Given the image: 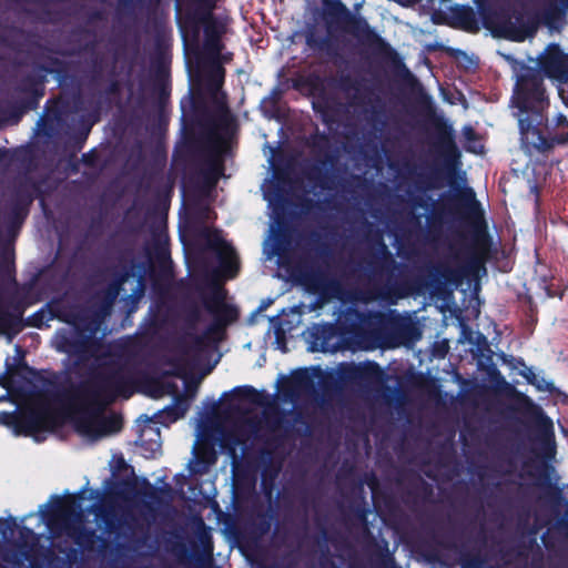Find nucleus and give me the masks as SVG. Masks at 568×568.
Instances as JSON below:
<instances>
[{"mask_svg":"<svg viewBox=\"0 0 568 568\" xmlns=\"http://www.w3.org/2000/svg\"><path fill=\"white\" fill-rule=\"evenodd\" d=\"M540 526L534 524V525H530L525 531L524 534H526L527 536L530 537V540H529V544L528 546L526 547L527 549H531L534 547L537 548L539 555L541 556V550H540V547L538 546L537 544V540H536V534L538 532Z\"/></svg>","mask_w":568,"mask_h":568,"instance_id":"473e14b6","label":"nucleus"},{"mask_svg":"<svg viewBox=\"0 0 568 568\" xmlns=\"http://www.w3.org/2000/svg\"><path fill=\"white\" fill-rule=\"evenodd\" d=\"M541 541L544 544V546L547 548V549H550L551 548V542L549 540V537H548V531L544 532L542 536H541Z\"/></svg>","mask_w":568,"mask_h":568,"instance_id":"37998d69","label":"nucleus"},{"mask_svg":"<svg viewBox=\"0 0 568 568\" xmlns=\"http://www.w3.org/2000/svg\"><path fill=\"white\" fill-rule=\"evenodd\" d=\"M111 462H119V463H122V462H125L124 458L122 456L118 457L116 455H113L112 457V460Z\"/></svg>","mask_w":568,"mask_h":568,"instance_id":"8fccbe9b","label":"nucleus"},{"mask_svg":"<svg viewBox=\"0 0 568 568\" xmlns=\"http://www.w3.org/2000/svg\"><path fill=\"white\" fill-rule=\"evenodd\" d=\"M508 465H509V466H517L518 464L509 463Z\"/></svg>","mask_w":568,"mask_h":568,"instance_id":"13d9d810","label":"nucleus"},{"mask_svg":"<svg viewBox=\"0 0 568 568\" xmlns=\"http://www.w3.org/2000/svg\"><path fill=\"white\" fill-rule=\"evenodd\" d=\"M530 526L529 524V515L526 514L525 517L519 516L518 518V528L523 530V532Z\"/></svg>","mask_w":568,"mask_h":568,"instance_id":"58836bf2","label":"nucleus"},{"mask_svg":"<svg viewBox=\"0 0 568 568\" xmlns=\"http://www.w3.org/2000/svg\"><path fill=\"white\" fill-rule=\"evenodd\" d=\"M357 384L376 385L383 382L384 372L373 362L359 363Z\"/></svg>","mask_w":568,"mask_h":568,"instance_id":"4be33fe9","label":"nucleus"},{"mask_svg":"<svg viewBox=\"0 0 568 568\" xmlns=\"http://www.w3.org/2000/svg\"><path fill=\"white\" fill-rule=\"evenodd\" d=\"M19 530L18 547L24 558H29V554L38 544V536L32 528L27 526L19 527L14 517L0 518V531L6 538L7 535H13L14 530Z\"/></svg>","mask_w":568,"mask_h":568,"instance_id":"f3484780","label":"nucleus"},{"mask_svg":"<svg viewBox=\"0 0 568 568\" xmlns=\"http://www.w3.org/2000/svg\"><path fill=\"white\" fill-rule=\"evenodd\" d=\"M71 555L75 556L77 555V550L75 549H71L70 554L68 556L71 557Z\"/></svg>","mask_w":568,"mask_h":568,"instance_id":"5fc2aeb1","label":"nucleus"},{"mask_svg":"<svg viewBox=\"0 0 568 568\" xmlns=\"http://www.w3.org/2000/svg\"><path fill=\"white\" fill-rule=\"evenodd\" d=\"M378 296L373 294V293H365L363 294L359 300L364 303H368V302H372L374 300H376Z\"/></svg>","mask_w":568,"mask_h":568,"instance_id":"a19ab883","label":"nucleus"},{"mask_svg":"<svg viewBox=\"0 0 568 568\" xmlns=\"http://www.w3.org/2000/svg\"><path fill=\"white\" fill-rule=\"evenodd\" d=\"M262 190L268 205L275 209L281 203L282 196L278 192L274 191V183L272 181L265 182L262 185Z\"/></svg>","mask_w":568,"mask_h":568,"instance_id":"c85d7f7f","label":"nucleus"},{"mask_svg":"<svg viewBox=\"0 0 568 568\" xmlns=\"http://www.w3.org/2000/svg\"><path fill=\"white\" fill-rule=\"evenodd\" d=\"M556 527L558 530L565 532L568 535V510H567V517H562L557 520Z\"/></svg>","mask_w":568,"mask_h":568,"instance_id":"4c0bfd02","label":"nucleus"},{"mask_svg":"<svg viewBox=\"0 0 568 568\" xmlns=\"http://www.w3.org/2000/svg\"><path fill=\"white\" fill-rule=\"evenodd\" d=\"M303 335L307 349L312 353H335L345 348L344 341L333 324H313Z\"/></svg>","mask_w":568,"mask_h":568,"instance_id":"ddd939ff","label":"nucleus"},{"mask_svg":"<svg viewBox=\"0 0 568 568\" xmlns=\"http://www.w3.org/2000/svg\"><path fill=\"white\" fill-rule=\"evenodd\" d=\"M434 540L438 546L443 547L444 549L453 550V549L457 548L456 542L453 540L452 536L448 534H446V535L436 534L434 536Z\"/></svg>","mask_w":568,"mask_h":568,"instance_id":"c756f323","label":"nucleus"},{"mask_svg":"<svg viewBox=\"0 0 568 568\" xmlns=\"http://www.w3.org/2000/svg\"><path fill=\"white\" fill-rule=\"evenodd\" d=\"M187 408L189 405L184 400L176 399L173 405L155 414L154 418L146 417L135 442L136 455L144 459L159 458L161 456V434L158 424L169 425L176 422L185 415Z\"/></svg>","mask_w":568,"mask_h":568,"instance_id":"1a4fd4ad","label":"nucleus"},{"mask_svg":"<svg viewBox=\"0 0 568 568\" xmlns=\"http://www.w3.org/2000/svg\"><path fill=\"white\" fill-rule=\"evenodd\" d=\"M8 398H9L8 394L1 395L0 403L7 400Z\"/></svg>","mask_w":568,"mask_h":568,"instance_id":"603ef678","label":"nucleus"},{"mask_svg":"<svg viewBox=\"0 0 568 568\" xmlns=\"http://www.w3.org/2000/svg\"><path fill=\"white\" fill-rule=\"evenodd\" d=\"M21 317L22 312L19 306H14L10 311L0 292V335L4 334L8 343L12 342L13 335L20 326Z\"/></svg>","mask_w":568,"mask_h":568,"instance_id":"a211bd4d","label":"nucleus"},{"mask_svg":"<svg viewBox=\"0 0 568 568\" xmlns=\"http://www.w3.org/2000/svg\"><path fill=\"white\" fill-rule=\"evenodd\" d=\"M521 375L540 392H551L554 389V385L535 373L532 367H526Z\"/></svg>","mask_w":568,"mask_h":568,"instance_id":"bb28decb","label":"nucleus"},{"mask_svg":"<svg viewBox=\"0 0 568 568\" xmlns=\"http://www.w3.org/2000/svg\"><path fill=\"white\" fill-rule=\"evenodd\" d=\"M92 511L100 520L105 532L116 538H125L136 544H142L149 532L150 525L156 516L152 503L141 497L129 500L118 516L114 505L110 500L95 503L91 506Z\"/></svg>","mask_w":568,"mask_h":568,"instance_id":"7ed1b4c3","label":"nucleus"},{"mask_svg":"<svg viewBox=\"0 0 568 568\" xmlns=\"http://www.w3.org/2000/svg\"><path fill=\"white\" fill-rule=\"evenodd\" d=\"M203 304L213 322L201 336L187 334L178 343L168 356L170 367L164 371L166 374L186 377L201 368L216 351L224 328L237 317V311L225 302V292L221 286H214Z\"/></svg>","mask_w":568,"mask_h":568,"instance_id":"f03ea898","label":"nucleus"},{"mask_svg":"<svg viewBox=\"0 0 568 568\" xmlns=\"http://www.w3.org/2000/svg\"><path fill=\"white\" fill-rule=\"evenodd\" d=\"M264 254L266 260H272L274 256L280 254L277 244L271 242V239H268L264 244Z\"/></svg>","mask_w":568,"mask_h":568,"instance_id":"72a5a7b5","label":"nucleus"},{"mask_svg":"<svg viewBox=\"0 0 568 568\" xmlns=\"http://www.w3.org/2000/svg\"><path fill=\"white\" fill-rule=\"evenodd\" d=\"M211 214H212L211 210L209 207H206L205 209L204 219L207 220V221L211 220Z\"/></svg>","mask_w":568,"mask_h":568,"instance_id":"09e8293b","label":"nucleus"},{"mask_svg":"<svg viewBox=\"0 0 568 568\" xmlns=\"http://www.w3.org/2000/svg\"><path fill=\"white\" fill-rule=\"evenodd\" d=\"M126 277H128V274L121 276L116 282H114L113 284L110 285L108 293H106L105 301L102 304V306L100 307L99 312L97 313L99 323L93 329H91L92 334H95L99 331L100 324L108 316H110L113 304H114L115 300L118 298L120 291H121V286L126 281Z\"/></svg>","mask_w":568,"mask_h":568,"instance_id":"aec40b11","label":"nucleus"},{"mask_svg":"<svg viewBox=\"0 0 568 568\" xmlns=\"http://www.w3.org/2000/svg\"><path fill=\"white\" fill-rule=\"evenodd\" d=\"M520 466H536L538 469L537 485L548 489L549 493L559 495L560 490L556 484L551 481V474L555 471L554 464H519Z\"/></svg>","mask_w":568,"mask_h":568,"instance_id":"5701e85b","label":"nucleus"},{"mask_svg":"<svg viewBox=\"0 0 568 568\" xmlns=\"http://www.w3.org/2000/svg\"><path fill=\"white\" fill-rule=\"evenodd\" d=\"M62 414L48 400H40L24 409L0 412V425L11 429L16 436H29L42 442L62 423Z\"/></svg>","mask_w":568,"mask_h":568,"instance_id":"39448f33","label":"nucleus"},{"mask_svg":"<svg viewBox=\"0 0 568 568\" xmlns=\"http://www.w3.org/2000/svg\"><path fill=\"white\" fill-rule=\"evenodd\" d=\"M547 2L552 12H562L568 10V0H547Z\"/></svg>","mask_w":568,"mask_h":568,"instance_id":"f704fd0d","label":"nucleus"},{"mask_svg":"<svg viewBox=\"0 0 568 568\" xmlns=\"http://www.w3.org/2000/svg\"><path fill=\"white\" fill-rule=\"evenodd\" d=\"M207 248L214 254L217 278H233L239 271V258L234 247L224 239L219 230L206 229L204 232Z\"/></svg>","mask_w":568,"mask_h":568,"instance_id":"9b49d317","label":"nucleus"},{"mask_svg":"<svg viewBox=\"0 0 568 568\" xmlns=\"http://www.w3.org/2000/svg\"><path fill=\"white\" fill-rule=\"evenodd\" d=\"M359 324L367 328L371 339L382 347L394 348L420 338L416 324L394 310L358 314Z\"/></svg>","mask_w":568,"mask_h":568,"instance_id":"423d86ee","label":"nucleus"},{"mask_svg":"<svg viewBox=\"0 0 568 568\" xmlns=\"http://www.w3.org/2000/svg\"><path fill=\"white\" fill-rule=\"evenodd\" d=\"M230 143V119L221 116L207 132V158L204 176L210 186H214L224 174V155Z\"/></svg>","mask_w":568,"mask_h":568,"instance_id":"9d476101","label":"nucleus"},{"mask_svg":"<svg viewBox=\"0 0 568 568\" xmlns=\"http://www.w3.org/2000/svg\"><path fill=\"white\" fill-rule=\"evenodd\" d=\"M343 466H349V468H353L354 466H356L357 464H346V463H343L342 464Z\"/></svg>","mask_w":568,"mask_h":568,"instance_id":"864d4df0","label":"nucleus"},{"mask_svg":"<svg viewBox=\"0 0 568 568\" xmlns=\"http://www.w3.org/2000/svg\"><path fill=\"white\" fill-rule=\"evenodd\" d=\"M357 518L366 525V510L365 509H361L357 511Z\"/></svg>","mask_w":568,"mask_h":568,"instance_id":"a18cd8bd","label":"nucleus"},{"mask_svg":"<svg viewBox=\"0 0 568 568\" xmlns=\"http://www.w3.org/2000/svg\"><path fill=\"white\" fill-rule=\"evenodd\" d=\"M477 205H478V203L476 202V200H475V199H473V200H471V206H477Z\"/></svg>","mask_w":568,"mask_h":568,"instance_id":"6e6d98bb","label":"nucleus"},{"mask_svg":"<svg viewBox=\"0 0 568 568\" xmlns=\"http://www.w3.org/2000/svg\"><path fill=\"white\" fill-rule=\"evenodd\" d=\"M212 418H201L196 425V439L189 462H216L219 455H225L229 462H243L244 443L233 436L222 434L215 438L210 432Z\"/></svg>","mask_w":568,"mask_h":568,"instance_id":"6e6552de","label":"nucleus"},{"mask_svg":"<svg viewBox=\"0 0 568 568\" xmlns=\"http://www.w3.org/2000/svg\"><path fill=\"white\" fill-rule=\"evenodd\" d=\"M109 466L112 471H116L121 469H126L129 466H131V464H109Z\"/></svg>","mask_w":568,"mask_h":568,"instance_id":"79ce46f5","label":"nucleus"},{"mask_svg":"<svg viewBox=\"0 0 568 568\" xmlns=\"http://www.w3.org/2000/svg\"><path fill=\"white\" fill-rule=\"evenodd\" d=\"M274 516L271 511H264L256 515L254 520V530L260 535L264 536L270 532L272 527V520Z\"/></svg>","mask_w":568,"mask_h":568,"instance_id":"cd10ccee","label":"nucleus"},{"mask_svg":"<svg viewBox=\"0 0 568 568\" xmlns=\"http://www.w3.org/2000/svg\"><path fill=\"white\" fill-rule=\"evenodd\" d=\"M497 29L505 38L514 41H524L535 31L534 24L521 13H514L507 19L499 20Z\"/></svg>","mask_w":568,"mask_h":568,"instance_id":"dca6fc26","label":"nucleus"},{"mask_svg":"<svg viewBox=\"0 0 568 568\" xmlns=\"http://www.w3.org/2000/svg\"><path fill=\"white\" fill-rule=\"evenodd\" d=\"M82 493L63 497L53 496L51 507L41 510L42 518L53 537L67 535L79 548L87 551L93 550L98 541L104 548L108 546V540L99 536L95 529L88 528L82 524L80 505Z\"/></svg>","mask_w":568,"mask_h":568,"instance_id":"20e7f679","label":"nucleus"},{"mask_svg":"<svg viewBox=\"0 0 568 568\" xmlns=\"http://www.w3.org/2000/svg\"><path fill=\"white\" fill-rule=\"evenodd\" d=\"M365 531H366V534H367V536H368V538H369L371 544H372L374 547H376V549H377L376 555H378V556H384V555L388 551L387 544L385 542L384 547H381V546L376 542L375 538L372 536V534L369 532V529H368L367 527H365Z\"/></svg>","mask_w":568,"mask_h":568,"instance_id":"e433bc0d","label":"nucleus"},{"mask_svg":"<svg viewBox=\"0 0 568 568\" xmlns=\"http://www.w3.org/2000/svg\"><path fill=\"white\" fill-rule=\"evenodd\" d=\"M0 385L4 388L8 387V378L6 375H0Z\"/></svg>","mask_w":568,"mask_h":568,"instance_id":"de8ad7c7","label":"nucleus"},{"mask_svg":"<svg viewBox=\"0 0 568 568\" xmlns=\"http://www.w3.org/2000/svg\"><path fill=\"white\" fill-rule=\"evenodd\" d=\"M233 474L242 468L262 469V487L265 494L271 498L274 480L283 469L285 464H230Z\"/></svg>","mask_w":568,"mask_h":568,"instance_id":"6ab92c4d","label":"nucleus"},{"mask_svg":"<svg viewBox=\"0 0 568 568\" xmlns=\"http://www.w3.org/2000/svg\"><path fill=\"white\" fill-rule=\"evenodd\" d=\"M88 343V336L72 325L59 329L52 339V345L58 352L70 356H82L87 352Z\"/></svg>","mask_w":568,"mask_h":568,"instance_id":"2eb2a0df","label":"nucleus"},{"mask_svg":"<svg viewBox=\"0 0 568 568\" xmlns=\"http://www.w3.org/2000/svg\"><path fill=\"white\" fill-rule=\"evenodd\" d=\"M511 104L518 109L516 116L518 118L521 139H528L530 131L535 134L536 130L530 128L531 120L528 115L525 116V114L531 113L538 118L539 113L547 105L540 71L525 69L518 75Z\"/></svg>","mask_w":568,"mask_h":568,"instance_id":"0eeeda50","label":"nucleus"},{"mask_svg":"<svg viewBox=\"0 0 568 568\" xmlns=\"http://www.w3.org/2000/svg\"><path fill=\"white\" fill-rule=\"evenodd\" d=\"M359 363H341L336 367V377L341 383L357 384Z\"/></svg>","mask_w":568,"mask_h":568,"instance_id":"b1692460","label":"nucleus"},{"mask_svg":"<svg viewBox=\"0 0 568 568\" xmlns=\"http://www.w3.org/2000/svg\"><path fill=\"white\" fill-rule=\"evenodd\" d=\"M224 81V69L221 64L212 63L209 72L207 87L212 94L216 95Z\"/></svg>","mask_w":568,"mask_h":568,"instance_id":"393cba45","label":"nucleus"},{"mask_svg":"<svg viewBox=\"0 0 568 568\" xmlns=\"http://www.w3.org/2000/svg\"><path fill=\"white\" fill-rule=\"evenodd\" d=\"M534 428L536 462H554L556 456V443L552 420L544 413H539L536 416Z\"/></svg>","mask_w":568,"mask_h":568,"instance_id":"4468645a","label":"nucleus"},{"mask_svg":"<svg viewBox=\"0 0 568 568\" xmlns=\"http://www.w3.org/2000/svg\"><path fill=\"white\" fill-rule=\"evenodd\" d=\"M143 290H144V284H143V278L140 276L139 277V281H138V294H143Z\"/></svg>","mask_w":568,"mask_h":568,"instance_id":"49530a36","label":"nucleus"},{"mask_svg":"<svg viewBox=\"0 0 568 568\" xmlns=\"http://www.w3.org/2000/svg\"><path fill=\"white\" fill-rule=\"evenodd\" d=\"M417 466H420V469H423V466H429L430 464H416ZM436 466H448L449 464H435ZM457 469H464L465 466H467L468 469H477V468H489L493 464H453ZM499 466H503L504 464H498Z\"/></svg>","mask_w":568,"mask_h":568,"instance_id":"2f4dec72","label":"nucleus"},{"mask_svg":"<svg viewBox=\"0 0 568 568\" xmlns=\"http://www.w3.org/2000/svg\"><path fill=\"white\" fill-rule=\"evenodd\" d=\"M292 383L296 384L300 390L307 389L311 386V382L308 379L306 372H298L292 377Z\"/></svg>","mask_w":568,"mask_h":568,"instance_id":"7c9ffc66","label":"nucleus"},{"mask_svg":"<svg viewBox=\"0 0 568 568\" xmlns=\"http://www.w3.org/2000/svg\"><path fill=\"white\" fill-rule=\"evenodd\" d=\"M463 134H464L465 139L467 140V142L470 143L473 141L475 132H474V130L470 126H466L463 130Z\"/></svg>","mask_w":568,"mask_h":568,"instance_id":"ea45409f","label":"nucleus"},{"mask_svg":"<svg viewBox=\"0 0 568 568\" xmlns=\"http://www.w3.org/2000/svg\"><path fill=\"white\" fill-rule=\"evenodd\" d=\"M463 274L470 280H477L480 274L486 273L483 260L478 255H473L462 268Z\"/></svg>","mask_w":568,"mask_h":568,"instance_id":"a878e982","label":"nucleus"},{"mask_svg":"<svg viewBox=\"0 0 568 568\" xmlns=\"http://www.w3.org/2000/svg\"><path fill=\"white\" fill-rule=\"evenodd\" d=\"M214 464H186L187 469L191 473L204 474L211 469Z\"/></svg>","mask_w":568,"mask_h":568,"instance_id":"c9c22d12","label":"nucleus"},{"mask_svg":"<svg viewBox=\"0 0 568 568\" xmlns=\"http://www.w3.org/2000/svg\"><path fill=\"white\" fill-rule=\"evenodd\" d=\"M566 140H568V134H567V138H566V139H564V140H561L560 142H564V141H566Z\"/></svg>","mask_w":568,"mask_h":568,"instance_id":"bf43d9fd","label":"nucleus"},{"mask_svg":"<svg viewBox=\"0 0 568 568\" xmlns=\"http://www.w3.org/2000/svg\"><path fill=\"white\" fill-rule=\"evenodd\" d=\"M322 465H323V466H327L328 464H322ZM331 465H332L333 467H335V466H337L338 464L333 463V464H331Z\"/></svg>","mask_w":568,"mask_h":568,"instance_id":"4d7b16f0","label":"nucleus"},{"mask_svg":"<svg viewBox=\"0 0 568 568\" xmlns=\"http://www.w3.org/2000/svg\"><path fill=\"white\" fill-rule=\"evenodd\" d=\"M467 150L474 152V153H481L483 150H484V146L478 144V145H467Z\"/></svg>","mask_w":568,"mask_h":568,"instance_id":"c03bdc74","label":"nucleus"},{"mask_svg":"<svg viewBox=\"0 0 568 568\" xmlns=\"http://www.w3.org/2000/svg\"><path fill=\"white\" fill-rule=\"evenodd\" d=\"M130 386L126 369L120 367L81 387L74 396L75 432L89 442L118 433L122 428V417L118 413L106 412V407L120 396L128 398Z\"/></svg>","mask_w":568,"mask_h":568,"instance_id":"f257e3e1","label":"nucleus"},{"mask_svg":"<svg viewBox=\"0 0 568 568\" xmlns=\"http://www.w3.org/2000/svg\"><path fill=\"white\" fill-rule=\"evenodd\" d=\"M564 122H566V118H565L564 115H561V114H560V115H558V118H557V123H558V124H562Z\"/></svg>","mask_w":568,"mask_h":568,"instance_id":"3c124183","label":"nucleus"},{"mask_svg":"<svg viewBox=\"0 0 568 568\" xmlns=\"http://www.w3.org/2000/svg\"><path fill=\"white\" fill-rule=\"evenodd\" d=\"M265 414V425H262L254 412H247L237 420L235 425L236 438L243 440L244 446L247 440L265 436H275L281 432V417L276 415L274 408L258 407Z\"/></svg>","mask_w":568,"mask_h":568,"instance_id":"f8f14e48","label":"nucleus"},{"mask_svg":"<svg viewBox=\"0 0 568 568\" xmlns=\"http://www.w3.org/2000/svg\"><path fill=\"white\" fill-rule=\"evenodd\" d=\"M293 464L292 463H288V466H292Z\"/></svg>","mask_w":568,"mask_h":568,"instance_id":"052dcab7","label":"nucleus"},{"mask_svg":"<svg viewBox=\"0 0 568 568\" xmlns=\"http://www.w3.org/2000/svg\"><path fill=\"white\" fill-rule=\"evenodd\" d=\"M337 9L344 16L346 27L353 34L359 37L369 33V26L363 17L351 13L342 2L337 3Z\"/></svg>","mask_w":568,"mask_h":568,"instance_id":"412c9836","label":"nucleus"}]
</instances>
